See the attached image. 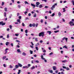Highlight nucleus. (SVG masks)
Instances as JSON below:
<instances>
[{
  "label": "nucleus",
  "instance_id": "nucleus-5",
  "mask_svg": "<svg viewBox=\"0 0 74 74\" xmlns=\"http://www.w3.org/2000/svg\"><path fill=\"white\" fill-rule=\"evenodd\" d=\"M47 33H49V35H51V33H52L51 31H47Z\"/></svg>",
  "mask_w": 74,
  "mask_h": 74
},
{
  "label": "nucleus",
  "instance_id": "nucleus-60",
  "mask_svg": "<svg viewBox=\"0 0 74 74\" xmlns=\"http://www.w3.org/2000/svg\"><path fill=\"white\" fill-rule=\"evenodd\" d=\"M10 45H11L12 47H13V46H14V45L12 43H11Z\"/></svg>",
  "mask_w": 74,
  "mask_h": 74
},
{
  "label": "nucleus",
  "instance_id": "nucleus-64",
  "mask_svg": "<svg viewBox=\"0 0 74 74\" xmlns=\"http://www.w3.org/2000/svg\"><path fill=\"white\" fill-rule=\"evenodd\" d=\"M21 16H20L18 18L19 19H21Z\"/></svg>",
  "mask_w": 74,
  "mask_h": 74
},
{
  "label": "nucleus",
  "instance_id": "nucleus-58",
  "mask_svg": "<svg viewBox=\"0 0 74 74\" xmlns=\"http://www.w3.org/2000/svg\"><path fill=\"white\" fill-rule=\"evenodd\" d=\"M31 44H32V46H33V45H34V44H33V42H31Z\"/></svg>",
  "mask_w": 74,
  "mask_h": 74
},
{
  "label": "nucleus",
  "instance_id": "nucleus-2",
  "mask_svg": "<svg viewBox=\"0 0 74 74\" xmlns=\"http://www.w3.org/2000/svg\"><path fill=\"white\" fill-rule=\"evenodd\" d=\"M41 58L42 60H44V62L45 63H47V61L45 59V58H44V56L43 55H41Z\"/></svg>",
  "mask_w": 74,
  "mask_h": 74
},
{
  "label": "nucleus",
  "instance_id": "nucleus-36",
  "mask_svg": "<svg viewBox=\"0 0 74 74\" xmlns=\"http://www.w3.org/2000/svg\"><path fill=\"white\" fill-rule=\"evenodd\" d=\"M3 66L4 67H6V65H5V64H4L3 65Z\"/></svg>",
  "mask_w": 74,
  "mask_h": 74
},
{
  "label": "nucleus",
  "instance_id": "nucleus-59",
  "mask_svg": "<svg viewBox=\"0 0 74 74\" xmlns=\"http://www.w3.org/2000/svg\"><path fill=\"white\" fill-rule=\"evenodd\" d=\"M27 19H29V18L27 17L26 18H25V20H27Z\"/></svg>",
  "mask_w": 74,
  "mask_h": 74
},
{
  "label": "nucleus",
  "instance_id": "nucleus-13",
  "mask_svg": "<svg viewBox=\"0 0 74 74\" xmlns=\"http://www.w3.org/2000/svg\"><path fill=\"white\" fill-rule=\"evenodd\" d=\"M67 61L66 60H64V61H62V63H66V62H67Z\"/></svg>",
  "mask_w": 74,
  "mask_h": 74
},
{
  "label": "nucleus",
  "instance_id": "nucleus-42",
  "mask_svg": "<svg viewBox=\"0 0 74 74\" xmlns=\"http://www.w3.org/2000/svg\"><path fill=\"white\" fill-rule=\"evenodd\" d=\"M35 26H36V24H35L34 23H33L32 24V26H33V27H34Z\"/></svg>",
  "mask_w": 74,
  "mask_h": 74
},
{
  "label": "nucleus",
  "instance_id": "nucleus-55",
  "mask_svg": "<svg viewBox=\"0 0 74 74\" xmlns=\"http://www.w3.org/2000/svg\"><path fill=\"white\" fill-rule=\"evenodd\" d=\"M66 66H63V69H66Z\"/></svg>",
  "mask_w": 74,
  "mask_h": 74
},
{
  "label": "nucleus",
  "instance_id": "nucleus-38",
  "mask_svg": "<svg viewBox=\"0 0 74 74\" xmlns=\"http://www.w3.org/2000/svg\"><path fill=\"white\" fill-rule=\"evenodd\" d=\"M53 55V53H52V52H51L49 54L50 56H51V55Z\"/></svg>",
  "mask_w": 74,
  "mask_h": 74
},
{
  "label": "nucleus",
  "instance_id": "nucleus-51",
  "mask_svg": "<svg viewBox=\"0 0 74 74\" xmlns=\"http://www.w3.org/2000/svg\"><path fill=\"white\" fill-rule=\"evenodd\" d=\"M32 24H30L29 25V27H32Z\"/></svg>",
  "mask_w": 74,
  "mask_h": 74
},
{
  "label": "nucleus",
  "instance_id": "nucleus-18",
  "mask_svg": "<svg viewBox=\"0 0 74 74\" xmlns=\"http://www.w3.org/2000/svg\"><path fill=\"white\" fill-rule=\"evenodd\" d=\"M6 57H7L6 56H3L2 58V59H3V60H4V59H5V58H6Z\"/></svg>",
  "mask_w": 74,
  "mask_h": 74
},
{
  "label": "nucleus",
  "instance_id": "nucleus-28",
  "mask_svg": "<svg viewBox=\"0 0 74 74\" xmlns=\"http://www.w3.org/2000/svg\"><path fill=\"white\" fill-rule=\"evenodd\" d=\"M4 16L5 17H7V16H6V12H5L4 13Z\"/></svg>",
  "mask_w": 74,
  "mask_h": 74
},
{
  "label": "nucleus",
  "instance_id": "nucleus-40",
  "mask_svg": "<svg viewBox=\"0 0 74 74\" xmlns=\"http://www.w3.org/2000/svg\"><path fill=\"white\" fill-rule=\"evenodd\" d=\"M50 73H53V71L52 70H51L50 71Z\"/></svg>",
  "mask_w": 74,
  "mask_h": 74
},
{
  "label": "nucleus",
  "instance_id": "nucleus-44",
  "mask_svg": "<svg viewBox=\"0 0 74 74\" xmlns=\"http://www.w3.org/2000/svg\"><path fill=\"white\" fill-rule=\"evenodd\" d=\"M25 33H27V30L26 29L25 31Z\"/></svg>",
  "mask_w": 74,
  "mask_h": 74
},
{
  "label": "nucleus",
  "instance_id": "nucleus-35",
  "mask_svg": "<svg viewBox=\"0 0 74 74\" xmlns=\"http://www.w3.org/2000/svg\"><path fill=\"white\" fill-rule=\"evenodd\" d=\"M27 66H28V67L29 68V67H30V66H31V65L30 64H28Z\"/></svg>",
  "mask_w": 74,
  "mask_h": 74
},
{
  "label": "nucleus",
  "instance_id": "nucleus-9",
  "mask_svg": "<svg viewBox=\"0 0 74 74\" xmlns=\"http://www.w3.org/2000/svg\"><path fill=\"white\" fill-rule=\"evenodd\" d=\"M35 69V66H33L32 67L30 68L31 70H33Z\"/></svg>",
  "mask_w": 74,
  "mask_h": 74
},
{
  "label": "nucleus",
  "instance_id": "nucleus-57",
  "mask_svg": "<svg viewBox=\"0 0 74 74\" xmlns=\"http://www.w3.org/2000/svg\"><path fill=\"white\" fill-rule=\"evenodd\" d=\"M55 15V13H53L52 14V15H51V16H54Z\"/></svg>",
  "mask_w": 74,
  "mask_h": 74
},
{
  "label": "nucleus",
  "instance_id": "nucleus-45",
  "mask_svg": "<svg viewBox=\"0 0 74 74\" xmlns=\"http://www.w3.org/2000/svg\"><path fill=\"white\" fill-rule=\"evenodd\" d=\"M7 50H8V49L6 48L5 49V52H7Z\"/></svg>",
  "mask_w": 74,
  "mask_h": 74
},
{
  "label": "nucleus",
  "instance_id": "nucleus-54",
  "mask_svg": "<svg viewBox=\"0 0 74 74\" xmlns=\"http://www.w3.org/2000/svg\"><path fill=\"white\" fill-rule=\"evenodd\" d=\"M22 26H25V24H24V23H22Z\"/></svg>",
  "mask_w": 74,
  "mask_h": 74
},
{
  "label": "nucleus",
  "instance_id": "nucleus-1",
  "mask_svg": "<svg viewBox=\"0 0 74 74\" xmlns=\"http://www.w3.org/2000/svg\"><path fill=\"white\" fill-rule=\"evenodd\" d=\"M44 32H42L39 33V37H41V36H42V37H44Z\"/></svg>",
  "mask_w": 74,
  "mask_h": 74
},
{
  "label": "nucleus",
  "instance_id": "nucleus-14",
  "mask_svg": "<svg viewBox=\"0 0 74 74\" xmlns=\"http://www.w3.org/2000/svg\"><path fill=\"white\" fill-rule=\"evenodd\" d=\"M18 67H19V66L18 65H16L15 66V68L16 69H18Z\"/></svg>",
  "mask_w": 74,
  "mask_h": 74
},
{
  "label": "nucleus",
  "instance_id": "nucleus-50",
  "mask_svg": "<svg viewBox=\"0 0 74 74\" xmlns=\"http://www.w3.org/2000/svg\"><path fill=\"white\" fill-rule=\"evenodd\" d=\"M4 2H2V5H4Z\"/></svg>",
  "mask_w": 74,
  "mask_h": 74
},
{
  "label": "nucleus",
  "instance_id": "nucleus-52",
  "mask_svg": "<svg viewBox=\"0 0 74 74\" xmlns=\"http://www.w3.org/2000/svg\"><path fill=\"white\" fill-rule=\"evenodd\" d=\"M35 62H36V63H39V61H38V60H36V61Z\"/></svg>",
  "mask_w": 74,
  "mask_h": 74
},
{
  "label": "nucleus",
  "instance_id": "nucleus-53",
  "mask_svg": "<svg viewBox=\"0 0 74 74\" xmlns=\"http://www.w3.org/2000/svg\"><path fill=\"white\" fill-rule=\"evenodd\" d=\"M15 36H19V34H15Z\"/></svg>",
  "mask_w": 74,
  "mask_h": 74
},
{
  "label": "nucleus",
  "instance_id": "nucleus-46",
  "mask_svg": "<svg viewBox=\"0 0 74 74\" xmlns=\"http://www.w3.org/2000/svg\"><path fill=\"white\" fill-rule=\"evenodd\" d=\"M42 52H46V50L45 49H44L42 51Z\"/></svg>",
  "mask_w": 74,
  "mask_h": 74
},
{
  "label": "nucleus",
  "instance_id": "nucleus-6",
  "mask_svg": "<svg viewBox=\"0 0 74 74\" xmlns=\"http://www.w3.org/2000/svg\"><path fill=\"white\" fill-rule=\"evenodd\" d=\"M18 67H22V65L21 64L18 63Z\"/></svg>",
  "mask_w": 74,
  "mask_h": 74
},
{
  "label": "nucleus",
  "instance_id": "nucleus-37",
  "mask_svg": "<svg viewBox=\"0 0 74 74\" xmlns=\"http://www.w3.org/2000/svg\"><path fill=\"white\" fill-rule=\"evenodd\" d=\"M12 14H11L10 15L9 18H11V17H12Z\"/></svg>",
  "mask_w": 74,
  "mask_h": 74
},
{
  "label": "nucleus",
  "instance_id": "nucleus-24",
  "mask_svg": "<svg viewBox=\"0 0 74 74\" xmlns=\"http://www.w3.org/2000/svg\"><path fill=\"white\" fill-rule=\"evenodd\" d=\"M30 54H33V51L31 50H30Z\"/></svg>",
  "mask_w": 74,
  "mask_h": 74
},
{
  "label": "nucleus",
  "instance_id": "nucleus-20",
  "mask_svg": "<svg viewBox=\"0 0 74 74\" xmlns=\"http://www.w3.org/2000/svg\"><path fill=\"white\" fill-rule=\"evenodd\" d=\"M17 22H19V23H21V20H20L19 19H18L17 20Z\"/></svg>",
  "mask_w": 74,
  "mask_h": 74
},
{
  "label": "nucleus",
  "instance_id": "nucleus-21",
  "mask_svg": "<svg viewBox=\"0 0 74 74\" xmlns=\"http://www.w3.org/2000/svg\"><path fill=\"white\" fill-rule=\"evenodd\" d=\"M20 73H21V70H18V72L17 73V74H20Z\"/></svg>",
  "mask_w": 74,
  "mask_h": 74
},
{
  "label": "nucleus",
  "instance_id": "nucleus-22",
  "mask_svg": "<svg viewBox=\"0 0 74 74\" xmlns=\"http://www.w3.org/2000/svg\"><path fill=\"white\" fill-rule=\"evenodd\" d=\"M58 15L59 16H60L62 15V14H61V13H60V12H59L58 13Z\"/></svg>",
  "mask_w": 74,
  "mask_h": 74
},
{
  "label": "nucleus",
  "instance_id": "nucleus-11",
  "mask_svg": "<svg viewBox=\"0 0 74 74\" xmlns=\"http://www.w3.org/2000/svg\"><path fill=\"white\" fill-rule=\"evenodd\" d=\"M63 48H66V49H68V47H67V46L66 45H65L63 47Z\"/></svg>",
  "mask_w": 74,
  "mask_h": 74
},
{
  "label": "nucleus",
  "instance_id": "nucleus-56",
  "mask_svg": "<svg viewBox=\"0 0 74 74\" xmlns=\"http://www.w3.org/2000/svg\"><path fill=\"white\" fill-rule=\"evenodd\" d=\"M52 8H55V5H53L52 6Z\"/></svg>",
  "mask_w": 74,
  "mask_h": 74
},
{
  "label": "nucleus",
  "instance_id": "nucleus-10",
  "mask_svg": "<svg viewBox=\"0 0 74 74\" xmlns=\"http://www.w3.org/2000/svg\"><path fill=\"white\" fill-rule=\"evenodd\" d=\"M73 23H73V21H71L69 23V24H70V25H71H71H72L73 24H73Z\"/></svg>",
  "mask_w": 74,
  "mask_h": 74
},
{
  "label": "nucleus",
  "instance_id": "nucleus-12",
  "mask_svg": "<svg viewBox=\"0 0 74 74\" xmlns=\"http://www.w3.org/2000/svg\"><path fill=\"white\" fill-rule=\"evenodd\" d=\"M42 5H40L39 6H38V7L40 8H42Z\"/></svg>",
  "mask_w": 74,
  "mask_h": 74
},
{
  "label": "nucleus",
  "instance_id": "nucleus-23",
  "mask_svg": "<svg viewBox=\"0 0 74 74\" xmlns=\"http://www.w3.org/2000/svg\"><path fill=\"white\" fill-rule=\"evenodd\" d=\"M4 10L5 11V12H7V8H5L4 9Z\"/></svg>",
  "mask_w": 74,
  "mask_h": 74
},
{
  "label": "nucleus",
  "instance_id": "nucleus-48",
  "mask_svg": "<svg viewBox=\"0 0 74 74\" xmlns=\"http://www.w3.org/2000/svg\"><path fill=\"white\" fill-rule=\"evenodd\" d=\"M9 27L10 29H12V26L11 25H10Z\"/></svg>",
  "mask_w": 74,
  "mask_h": 74
},
{
  "label": "nucleus",
  "instance_id": "nucleus-33",
  "mask_svg": "<svg viewBox=\"0 0 74 74\" xmlns=\"http://www.w3.org/2000/svg\"><path fill=\"white\" fill-rule=\"evenodd\" d=\"M3 23V21L0 22V25H2V24Z\"/></svg>",
  "mask_w": 74,
  "mask_h": 74
},
{
  "label": "nucleus",
  "instance_id": "nucleus-61",
  "mask_svg": "<svg viewBox=\"0 0 74 74\" xmlns=\"http://www.w3.org/2000/svg\"><path fill=\"white\" fill-rule=\"evenodd\" d=\"M16 47H17V48H19V47H20V46H19V45H16Z\"/></svg>",
  "mask_w": 74,
  "mask_h": 74
},
{
  "label": "nucleus",
  "instance_id": "nucleus-62",
  "mask_svg": "<svg viewBox=\"0 0 74 74\" xmlns=\"http://www.w3.org/2000/svg\"><path fill=\"white\" fill-rule=\"evenodd\" d=\"M40 43H42V42H43V41L42 40H40Z\"/></svg>",
  "mask_w": 74,
  "mask_h": 74
},
{
  "label": "nucleus",
  "instance_id": "nucleus-16",
  "mask_svg": "<svg viewBox=\"0 0 74 74\" xmlns=\"http://www.w3.org/2000/svg\"><path fill=\"white\" fill-rule=\"evenodd\" d=\"M26 55V54L24 52L22 53V55H23V56H25V55Z\"/></svg>",
  "mask_w": 74,
  "mask_h": 74
},
{
  "label": "nucleus",
  "instance_id": "nucleus-7",
  "mask_svg": "<svg viewBox=\"0 0 74 74\" xmlns=\"http://www.w3.org/2000/svg\"><path fill=\"white\" fill-rule=\"evenodd\" d=\"M31 6H32V7H33L34 8H35V7H36V5H34V4L33 3H31Z\"/></svg>",
  "mask_w": 74,
  "mask_h": 74
},
{
  "label": "nucleus",
  "instance_id": "nucleus-43",
  "mask_svg": "<svg viewBox=\"0 0 74 74\" xmlns=\"http://www.w3.org/2000/svg\"><path fill=\"white\" fill-rule=\"evenodd\" d=\"M3 38V36H0V38Z\"/></svg>",
  "mask_w": 74,
  "mask_h": 74
},
{
  "label": "nucleus",
  "instance_id": "nucleus-34",
  "mask_svg": "<svg viewBox=\"0 0 74 74\" xmlns=\"http://www.w3.org/2000/svg\"><path fill=\"white\" fill-rule=\"evenodd\" d=\"M37 16V15L36 13H35V14L34 15V17H36Z\"/></svg>",
  "mask_w": 74,
  "mask_h": 74
},
{
  "label": "nucleus",
  "instance_id": "nucleus-27",
  "mask_svg": "<svg viewBox=\"0 0 74 74\" xmlns=\"http://www.w3.org/2000/svg\"><path fill=\"white\" fill-rule=\"evenodd\" d=\"M10 69H12V68H13V66H12V65H10Z\"/></svg>",
  "mask_w": 74,
  "mask_h": 74
},
{
  "label": "nucleus",
  "instance_id": "nucleus-3",
  "mask_svg": "<svg viewBox=\"0 0 74 74\" xmlns=\"http://www.w3.org/2000/svg\"><path fill=\"white\" fill-rule=\"evenodd\" d=\"M36 7H38V6L40 4V3L38 2H37L36 3Z\"/></svg>",
  "mask_w": 74,
  "mask_h": 74
},
{
  "label": "nucleus",
  "instance_id": "nucleus-17",
  "mask_svg": "<svg viewBox=\"0 0 74 74\" xmlns=\"http://www.w3.org/2000/svg\"><path fill=\"white\" fill-rule=\"evenodd\" d=\"M24 3H25V4H29V3L27 2L26 1H25V2H24Z\"/></svg>",
  "mask_w": 74,
  "mask_h": 74
},
{
  "label": "nucleus",
  "instance_id": "nucleus-41",
  "mask_svg": "<svg viewBox=\"0 0 74 74\" xmlns=\"http://www.w3.org/2000/svg\"><path fill=\"white\" fill-rule=\"evenodd\" d=\"M72 2L73 5H74V1L73 0H72Z\"/></svg>",
  "mask_w": 74,
  "mask_h": 74
},
{
  "label": "nucleus",
  "instance_id": "nucleus-25",
  "mask_svg": "<svg viewBox=\"0 0 74 74\" xmlns=\"http://www.w3.org/2000/svg\"><path fill=\"white\" fill-rule=\"evenodd\" d=\"M54 33H58V32H59V31L57 30V31H54Z\"/></svg>",
  "mask_w": 74,
  "mask_h": 74
},
{
  "label": "nucleus",
  "instance_id": "nucleus-63",
  "mask_svg": "<svg viewBox=\"0 0 74 74\" xmlns=\"http://www.w3.org/2000/svg\"><path fill=\"white\" fill-rule=\"evenodd\" d=\"M55 72L56 73H58V70L56 71H55Z\"/></svg>",
  "mask_w": 74,
  "mask_h": 74
},
{
  "label": "nucleus",
  "instance_id": "nucleus-15",
  "mask_svg": "<svg viewBox=\"0 0 74 74\" xmlns=\"http://www.w3.org/2000/svg\"><path fill=\"white\" fill-rule=\"evenodd\" d=\"M9 44H10V42H7L6 43V45L8 46V45H9Z\"/></svg>",
  "mask_w": 74,
  "mask_h": 74
},
{
  "label": "nucleus",
  "instance_id": "nucleus-32",
  "mask_svg": "<svg viewBox=\"0 0 74 74\" xmlns=\"http://www.w3.org/2000/svg\"><path fill=\"white\" fill-rule=\"evenodd\" d=\"M35 48L36 49V50L37 51H38V47H35Z\"/></svg>",
  "mask_w": 74,
  "mask_h": 74
},
{
  "label": "nucleus",
  "instance_id": "nucleus-49",
  "mask_svg": "<svg viewBox=\"0 0 74 74\" xmlns=\"http://www.w3.org/2000/svg\"><path fill=\"white\" fill-rule=\"evenodd\" d=\"M49 7L47 6H45V8H49Z\"/></svg>",
  "mask_w": 74,
  "mask_h": 74
},
{
  "label": "nucleus",
  "instance_id": "nucleus-19",
  "mask_svg": "<svg viewBox=\"0 0 74 74\" xmlns=\"http://www.w3.org/2000/svg\"><path fill=\"white\" fill-rule=\"evenodd\" d=\"M17 51L18 52V53L21 52V51H20V50L19 49H18L17 50Z\"/></svg>",
  "mask_w": 74,
  "mask_h": 74
},
{
  "label": "nucleus",
  "instance_id": "nucleus-29",
  "mask_svg": "<svg viewBox=\"0 0 74 74\" xmlns=\"http://www.w3.org/2000/svg\"><path fill=\"white\" fill-rule=\"evenodd\" d=\"M16 42H20V41L19 40H16Z\"/></svg>",
  "mask_w": 74,
  "mask_h": 74
},
{
  "label": "nucleus",
  "instance_id": "nucleus-39",
  "mask_svg": "<svg viewBox=\"0 0 74 74\" xmlns=\"http://www.w3.org/2000/svg\"><path fill=\"white\" fill-rule=\"evenodd\" d=\"M35 40L36 41H38V38H35Z\"/></svg>",
  "mask_w": 74,
  "mask_h": 74
},
{
  "label": "nucleus",
  "instance_id": "nucleus-31",
  "mask_svg": "<svg viewBox=\"0 0 74 74\" xmlns=\"http://www.w3.org/2000/svg\"><path fill=\"white\" fill-rule=\"evenodd\" d=\"M66 70H68V71L69 70H70V69L69 67L66 68Z\"/></svg>",
  "mask_w": 74,
  "mask_h": 74
},
{
  "label": "nucleus",
  "instance_id": "nucleus-4",
  "mask_svg": "<svg viewBox=\"0 0 74 74\" xmlns=\"http://www.w3.org/2000/svg\"><path fill=\"white\" fill-rule=\"evenodd\" d=\"M53 70H56L57 68H56V66H53Z\"/></svg>",
  "mask_w": 74,
  "mask_h": 74
},
{
  "label": "nucleus",
  "instance_id": "nucleus-26",
  "mask_svg": "<svg viewBox=\"0 0 74 74\" xmlns=\"http://www.w3.org/2000/svg\"><path fill=\"white\" fill-rule=\"evenodd\" d=\"M18 8H21V6L20 5H18Z\"/></svg>",
  "mask_w": 74,
  "mask_h": 74
},
{
  "label": "nucleus",
  "instance_id": "nucleus-30",
  "mask_svg": "<svg viewBox=\"0 0 74 74\" xmlns=\"http://www.w3.org/2000/svg\"><path fill=\"white\" fill-rule=\"evenodd\" d=\"M65 39L66 41V42H67V40H68V38H65Z\"/></svg>",
  "mask_w": 74,
  "mask_h": 74
},
{
  "label": "nucleus",
  "instance_id": "nucleus-47",
  "mask_svg": "<svg viewBox=\"0 0 74 74\" xmlns=\"http://www.w3.org/2000/svg\"><path fill=\"white\" fill-rule=\"evenodd\" d=\"M7 38H9V34H8L7 35Z\"/></svg>",
  "mask_w": 74,
  "mask_h": 74
},
{
  "label": "nucleus",
  "instance_id": "nucleus-8",
  "mask_svg": "<svg viewBox=\"0 0 74 74\" xmlns=\"http://www.w3.org/2000/svg\"><path fill=\"white\" fill-rule=\"evenodd\" d=\"M23 69H28L29 67L27 66H23Z\"/></svg>",
  "mask_w": 74,
  "mask_h": 74
}]
</instances>
